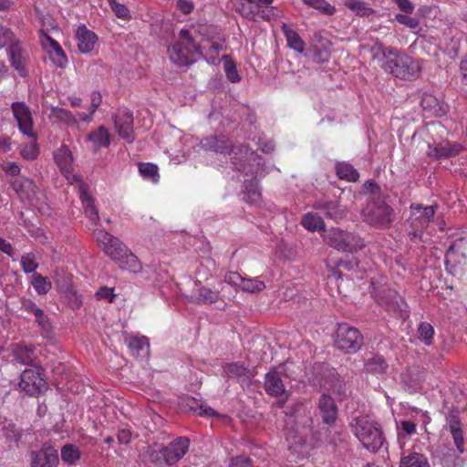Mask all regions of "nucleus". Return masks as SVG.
Returning <instances> with one entry per match:
<instances>
[{
  "mask_svg": "<svg viewBox=\"0 0 467 467\" xmlns=\"http://www.w3.org/2000/svg\"><path fill=\"white\" fill-rule=\"evenodd\" d=\"M171 61L178 67H187L197 61L202 52L192 38L191 32L182 29L179 39L168 49Z\"/></svg>",
  "mask_w": 467,
  "mask_h": 467,
  "instance_id": "nucleus-1",
  "label": "nucleus"
},
{
  "mask_svg": "<svg viewBox=\"0 0 467 467\" xmlns=\"http://www.w3.org/2000/svg\"><path fill=\"white\" fill-rule=\"evenodd\" d=\"M351 428L355 436L358 439L364 448L377 452L384 443V437L379 425L370 420L368 417L354 419Z\"/></svg>",
  "mask_w": 467,
  "mask_h": 467,
  "instance_id": "nucleus-2",
  "label": "nucleus"
},
{
  "mask_svg": "<svg viewBox=\"0 0 467 467\" xmlns=\"http://www.w3.org/2000/svg\"><path fill=\"white\" fill-rule=\"evenodd\" d=\"M365 221L379 228H388L395 220L394 210L386 201L385 196L373 197L368 204L365 213Z\"/></svg>",
  "mask_w": 467,
  "mask_h": 467,
  "instance_id": "nucleus-3",
  "label": "nucleus"
},
{
  "mask_svg": "<svg viewBox=\"0 0 467 467\" xmlns=\"http://www.w3.org/2000/svg\"><path fill=\"white\" fill-rule=\"evenodd\" d=\"M6 47V55L10 66L17 72L19 77L26 78L29 75V65L31 63V53L27 45L15 36Z\"/></svg>",
  "mask_w": 467,
  "mask_h": 467,
  "instance_id": "nucleus-4",
  "label": "nucleus"
},
{
  "mask_svg": "<svg viewBox=\"0 0 467 467\" xmlns=\"http://www.w3.org/2000/svg\"><path fill=\"white\" fill-rule=\"evenodd\" d=\"M325 240L329 246L343 253L353 254L365 247V242L359 235L340 228H331Z\"/></svg>",
  "mask_w": 467,
  "mask_h": 467,
  "instance_id": "nucleus-5",
  "label": "nucleus"
},
{
  "mask_svg": "<svg viewBox=\"0 0 467 467\" xmlns=\"http://www.w3.org/2000/svg\"><path fill=\"white\" fill-rule=\"evenodd\" d=\"M382 66L383 69L392 76L401 79H411L418 76L420 65L409 56L398 53L392 55Z\"/></svg>",
  "mask_w": 467,
  "mask_h": 467,
  "instance_id": "nucleus-6",
  "label": "nucleus"
},
{
  "mask_svg": "<svg viewBox=\"0 0 467 467\" xmlns=\"http://www.w3.org/2000/svg\"><path fill=\"white\" fill-rule=\"evenodd\" d=\"M363 340V336L358 328L347 323L337 325L334 342L338 349L346 353H356L361 348Z\"/></svg>",
  "mask_w": 467,
  "mask_h": 467,
  "instance_id": "nucleus-7",
  "label": "nucleus"
},
{
  "mask_svg": "<svg viewBox=\"0 0 467 467\" xmlns=\"http://www.w3.org/2000/svg\"><path fill=\"white\" fill-rule=\"evenodd\" d=\"M47 389L46 379L43 378L39 368H26L20 375L18 389L28 396L36 397Z\"/></svg>",
  "mask_w": 467,
  "mask_h": 467,
  "instance_id": "nucleus-8",
  "label": "nucleus"
},
{
  "mask_svg": "<svg viewBox=\"0 0 467 467\" xmlns=\"http://www.w3.org/2000/svg\"><path fill=\"white\" fill-rule=\"evenodd\" d=\"M58 462L57 451L48 442L30 452V467H57Z\"/></svg>",
  "mask_w": 467,
  "mask_h": 467,
  "instance_id": "nucleus-9",
  "label": "nucleus"
},
{
  "mask_svg": "<svg viewBox=\"0 0 467 467\" xmlns=\"http://www.w3.org/2000/svg\"><path fill=\"white\" fill-rule=\"evenodd\" d=\"M236 11L244 17L258 21L269 20L273 15V7L271 5H260L247 1H239L237 3Z\"/></svg>",
  "mask_w": 467,
  "mask_h": 467,
  "instance_id": "nucleus-10",
  "label": "nucleus"
},
{
  "mask_svg": "<svg viewBox=\"0 0 467 467\" xmlns=\"http://www.w3.org/2000/svg\"><path fill=\"white\" fill-rule=\"evenodd\" d=\"M114 124L117 133L123 140L128 143L134 141L133 115L130 110H119L114 117Z\"/></svg>",
  "mask_w": 467,
  "mask_h": 467,
  "instance_id": "nucleus-11",
  "label": "nucleus"
},
{
  "mask_svg": "<svg viewBox=\"0 0 467 467\" xmlns=\"http://www.w3.org/2000/svg\"><path fill=\"white\" fill-rule=\"evenodd\" d=\"M264 387L265 392L271 397H285V399L290 397V392L286 389L280 373L275 368L265 374Z\"/></svg>",
  "mask_w": 467,
  "mask_h": 467,
  "instance_id": "nucleus-12",
  "label": "nucleus"
},
{
  "mask_svg": "<svg viewBox=\"0 0 467 467\" xmlns=\"http://www.w3.org/2000/svg\"><path fill=\"white\" fill-rule=\"evenodd\" d=\"M11 109L14 117L18 123L20 131L29 137L36 139L35 134L32 132L33 120L28 106H26L24 102H14L11 105Z\"/></svg>",
  "mask_w": 467,
  "mask_h": 467,
  "instance_id": "nucleus-13",
  "label": "nucleus"
},
{
  "mask_svg": "<svg viewBox=\"0 0 467 467\" xmlns=\"http://www.w3.org/2000/svg\"><path fill=\"white\" fill-rule=\"evenodd\" d=\"M190 441L188 438L180 437L161 448L167 457L168 463L173 465L178 462L188 451Z\"/></svg>",
  "mask_w": 467,
  "mask_h": 467,
  "instance_id": "nucleus-14",
  "label": "nucleus"
},
{
  "mask_svg": "<svg viewBox=\"0 0 467 467\" xmlns=\"http://www.w3.org/2000/svg\"><path fill=\"white\" fill-rule=\"evenodd\" d=\"M420 106L427 117H442L448 110V106L441 102L435 96L425 93L420 100Z\"/></svg>",
  "mask_w": 467,
  "mask_h": 467,
  "instance_id": "nucleus-15",
  "label": "nucleus"
},
{
  "mask_svg": "<svg viewBox=\"0 0 467 467\" xmlns=\"http://www.w3.org/2000/svg\"><path fill=\"white\" fill-rule=\"evenodd\" d=\"M317 407L323 422L331 424L337 417V407L333 398L328 394H322L318 400Z\"/></svg>",
  "mask_w": 467,
  "mask_h": 467,
  "instance_id": "nucleus-16",
  "label": "nucleus"
},
{
  "mask_svg": "<svg viewBox=\"0 0 467 467\" xmlns=\"http://www.w3.org/2000/svg\"><path fill=\"white\" fill-rule=\"evenodd\" d=\"M78 48L82 54H89L98 41L97 35L85 26H78L76 32Z\"/></svg>",
  "mask_w": 467,
  "mask_h": 467,
  "instance_id": "nucleus-17",
  "label": "nucleus"
},
{
  "mask_svg": "<svg viewBox=\"0 0 467 467\" xmlns=\"http://www.w3.org/2000/svg\"><path fill=\"white\" fill-rule=\"evenodd\" d=\"M447 425L450 432L453 438L454 444L459 451L462 453L464 451V437L462 428V422L456 411H451L447 417Z\"/></svg>",
  "mask_w": 467,
  "mask_h": 467,
  "instance_id": "nucleus-18",
  "label": "nucleus"
},
{
  "mask_svg": "<svg viewBox=\"0 0 467 467\" xmlns=\"http://www.w3.org/2000/svg\"><path fill=\"white\" fill-rule=\"evenodd\" d=\"M201 146L203 150L221 154H227L233 150L232 141L224 137L218 138L211 136L201 140Z\"/></svg>",
  "mask_w": 467,
  "mask_h": 467,
  "instance_id": "nucleus-19",
  "label": "nucleus"
},
{
  "mask_svg": "<svg viewBox=\"0 0 467 467\" xmlns=\"http://www.w3.org/2000/svg\"><path fill=\"white\" fill-rule=\"evenodd\" d=\"M317 210L329 220L338 223L346 216V211L336 201L319 202L315 205Z\"/></svg>",
  "mask_w": 467,
  "mask_h": 467,
  "instance_id": "nucleus-20",
  "label": "nucleus"
},
{
  "mask_svg": "<svg viewBox=\"0 0 467 467\" xmlns=\"http://www.w3.org/2000/svg\"><path fill=\"white\" fill-rule=\"evenodd\" d=\"M13 190L20 194L21 198L32 199L37 192L36 183L27 178H16L11 182Z\"/></svg>",
  "mask_w": 467,
  "mask_h": 467,
  "instance_id": "nucleus-21",
  "label": "nucleus"
},
{
  "mask_svg": "<svg viewBox=\"0 0 467 467\" xmlns=\"http://www.w3.org/2000/svg\"><path fill=\"white\" fill-rule=\"evenodd\" d=\"M13 356L18 363L26 366H36L34 349L22 344H16L13 348Z\"/></svg>",
  "mask_w": 467,
  "mask_h": 467,
  "instance_id": "nucleus-22",
  "label": "nucleus"
},
{
  "mask_svg": "<svg viewBox=\"0 0 467 467\" xmlns=\"http://www.w3.org/2000/svg\"><path fill=\"white\" fill-rule=\"evenodd\" d=\"M411 214L419 221L420 225H427L433 218L437 205L423 206L421 204H411Z\"/></svg>",
  "mask_w": 467,
  "mask_h": 467,
  "instance_id": "nucleus-23",
  "label": "nucleus"
},
{
  "mask_svg": "<svg viewBox=\"0 0 467 467\" xmlns=\"http://www.w3.org/2000/svg\"><path fill=\"white\" fill-rule=\"evenodd\" d=\"M182 403L190 411H192L199 416L213 417L218 415V412L213 408L204 405L202 402L192 397H186L183 399Z\"/></svg>",
  "mask_w": 467,
  "mask_h": 467,
  "instance_id": "nucleus-24",
  "label": "nucleus"
},
{
  "mask_svg": "<svg viewBox=\"0 0 467 467\" xmlns=\"http://www.w3.org/2000/svg\"><path fill=\"white\" fill-rule=\"evenodd\" d=\"M129 250L130 249L117 237L111 239V241L103 247L105 254L117 263L127 254Z\"/></svg>",
  "mask_w": 467,
  "mask_h": 467,
  "instance_id": "nucleus-25",
  "label": "nucleus"
},
{
  "mask_svg": "<svg viewBox=\"0 0 467 467\" xmlns=\"http://www.w3.org/2000/svg\"><path fill=\"white\" fill-rule=\"evenodd\" d=\"M125 342L133 355L146 356L149 354L150 344L146 337H127Z\"/></svg>",
  "mask_w": 467,
  "mask_h": 467,
  "instance_id": "nucleus-26",
  "label": "nucleus"
},
{
  "mask_svg": "<svg viewBox=\"0 0 467 467\" xmlns=\"http://www.w3.org/2000/svg\"><path fill=\"white\" fill-rule=\"evenodd\" d=\"M56 163L63 172H68L73 161L72 152L69 148L63 144L55 152Z\"/></svg>",
  "mask_w": 467,
  "mask_h": 467,
  "instance_id": "nucleus-27",
  "label": "nucleus"
},
{
  "mask_svg": "<svg viewBox=\"0 0 467 467\" xmlns=\"http://www.w3.org/2000/svg\"><path fill=\"white\" fill-rule=\"evenodd\" d=\"M462 147L458 143H450L446 142L445 144H438L436 145L431 151L430 155L435 157L436 159L449 158L451 156L457 155Z\"/></svg>",
  "mask_w": 467,
  "mask_h": 467,
  "instance_id": "nucleus-28",
  "label": "nucleus"
},
{
  "mask_svg": "<svg viewBox=\"0 0 467 467\" xmlns=\"http://www.w3.org/2000/svg\"><path fill=\"white\" fill-rule=\"evenodd\" d=\"M262 198L258 182L255 178L247 180L244 183V200L249 203L255 204Z\"/></svg>",
  "mask_w": 467,
  "mask_h": 467,
  "instance_id": "nucleus-29",
  "label": "nucleus"
},
{
  "mask_svg": "<svg viewBox=\"0 0 467 467\" xmlns=\"http://www.w3.org/2000/svg\"><path fill=\"white\" fill-rule=\"evenodd\" d=\"M343 5L356 16L368 17L374 13L368 4L363 0H342Z\"/></svg>",
  "mask_w": 467,
  "mask_h": 467,
  "instance_id": "nucleus-30",
  "label": "nucleus"
},
{
  "mask_svg": "<svg viewBox=\"0 0 467 467\" xmlns=\"http://www.w3.org/2000/svg\"><path fill=\"white\" fill-rule=\"evenodd\" d=\"M327 388L336 396L343 399L347 396V387L344 379L337 372H332L327 381Z\"/></svg>",
  "mask_w": 467,
  "mask_h": 467,
  "instance_id": "nucleus-31",
  "label": "nucleus"
},
{
  "mask_svg": "<svg viewBox=\"0 0 467 467\" xmlns=\"http://www.w3.org/2000/svg\"><path fill=\"white\" fill-rule=\"evenodd\" d=\"M191 301L196 304H213L219 299L217 292L207 287H201L191 296Z\"/></svg>",
  "mask_w": 467,
  "mask_h": 467,
  "instance_id": "nucleus-32",
  "label": "nucleus"
},
{
  "mask_svg": "<svg viewBox=\"0 0 467 467\" xmlns=\"http://www.w3.org/2000/svg\"><path fill=\"white\" fill-rule=\"evenodd\" d=\"M400 467H430L427 458L419 452H410L401 457Z\"/></svg>",
  "mask_w": 467,
  "mask_h": 467,
  "instance_id": "nucleus-33",
  "label": "nucleus"
},
{
  "mask_svg": "<svg viewBox=\"0 0 467 467\" xmlns=\"http://www.w3.org/2000/svg\"><path fill=\"white\" fill-rule=\"evenodd\" d=\"M223 371L228 378L240 379L242 378L250 379L252 374L250 370L239 362L227 364Z\"/></svg>",
  "mask_w": 467,
  "mask_h": 467,
  "instance_id": "nucleus-34",
  "label": "nucleus"
},
{
  "mask_svg": "<svg viewBox=\"0 0 467 467\" xmlns=\"http://www.w3.org/2000/svg\"><path fill=\"white\" fill-rule=\"evenodd\" d=\"M81 457V452L75 444L67 443L61 448V459L69 466L76 465Z\"/></svg>",
  "mask_w": 467,
  "mask_h": 467,
  "instance_id": "nucleus-35",
  "label": "nucleus"
},
{
  "mask_svg": "<svg viewBox=\"0 0 467 467\" xmlns=\"http://www.w3.org/2000/svg\"><path fill=\"white\" fill-rule=\"evenodd\" d=\"M80 198L86 216L91 223H97L99 220V211L94 205L93 199L84 191L81 192Z\"/></svg>",
  "mask_w": 467,
  "mask_h": 467,
  "instance_id": "nucleus-36",
  "label": "nucleus"
},
{
  "mask_svg": "<svg viewBox=\"0 0 467 467\" xmlns=\"http://www.w3.org/2000/svg\"><path fill=\"white\" fill-rule=\"evenodd\" d=\"M88 139L98 147H108L110 144V135L104 126L90 132Z\"/></svg>",
  "mask_w": 467,
  "mask_h": 467,
  "instance_id": "nucleus-37",
  "label": "nucleus"
},
{
  "mask_svg": "<svg viewBox=\"0 0 467 467\" xmlns=\"http://www.w3.org/2000/svg\"><path fill=\"white\" fill-rule=\"evenodd\" d=\"M365 368L368 372L373 374H382L386 372L388 364L383 357L374 355L373 357L368 358L365 363Z\"/></svg>",
  "mask_w": 467,
  "mask_h": 467,
  "instance_id": "nucleus-38",
  "label": "nucleus"
},
{
  "mask_svg": "<svg viewBox=\"0 0 467 467\" xmlns=\"http://www.w3.org/2000/svg\"><path fill=\"white\" fill-rule=\"evenodd\" d=\"M337 175L339 179L357 182L359 178L358 171L349 163L339 162L336 165Z\"/></svg>",
  "mask_w": 467,
  "mask_h": 467,
  "instance_id": "nucleus-39",
  "label": "nucleus"
},
{
  "mask_svg": "<svg viewBox=\"0 0 467 467\" xmlns=\"http://www.w3.org/2000/svg\"><path fill=\"white\" fill-rule=\"evenodd\" d=\"M301 223L306 229L311 232L325 230L326 227L323 218L312 213L305 214Z\"/></svg>",
  "mask_w": 467,
  "mask_h": 467,
  "instance_id": "nucleus-40",
  "label": "nucleus"
},
{
  "mask_svg": "<svg viewBox=\"0 0 467 467\" xmlns=\"http://www.w3.org/2000/svg\"><path fill=\"white\" fill-rule=\"evenodd\" d=\"M118 264L121 269L128 270L132 273H139L142 268L141 264L137 256L130 250L128 251L127 254L118 262Z\"/></svg>",
  "mask_w": 467,
  "mask_h": 467,
  "instance_id": "nucleus-41",
  "label": "nucleus"
},
{
  "mask_svg": "<svg viewBox=\"0 0 467 467\" xmlns=\"http://www.w3.org/2000/svg\"><path fill=\"white\" fill-rule=\"evenodd\" d=\"M31 285L38 295H46L52 288L51 281L38 273H34L32 275Z\"/></svg>",
  "mask_w": 467,
  "mask_h": 467,
  "instance_id": "nucleus-42",
  "label": "nucleus"
},
{
  "mask_svg": "<svg viewBox=\"0 0 467 467\" xmlns=\"http://www.w3.org/2000/svg\"><path fill=\"white\" fill-rule=\"evenodd\" d=\"M370 52L373 59L383 60L389 57L394 55L397 49L394 47H386L382 43L376 42L371 47Z\"/></svg>",
  "mask_w": 467,
  "mask_h": 467,
  "instance_id": "nucleus-43",
  "label": "nucleus"
},
{
  "mask_svg": "<svg viewBox=\"0 0 467 467\" xmlns=\"http://www.w3.org/2000/svg\"><path fill=\"white\" fill-rule=\"evenodd\" d=\"M303 3L325 16H332L336 12L335 6L326 0H303Z\"/></svg>",
  "mask_w": 467,
  "mask_h": 467,
  "instance_id": "nucleus-44",
  "label": "nucleus"
},
{
  "mask_svg": "<svg viewBox=\"0 0 467 467\" xmlns=\"http://www.w3.org/2000/svg\"><path fill=\"white\" fill-rule=\"evenodd\" d=\"M51 116L56 118L58 121L67 125L77 124V117L70 111L58 107H51Z\"/></svg>",
  "mask_w": 467,
  "mask_h": 467,
  "instance_id": "nucleus-45",
  "label": "nucleus"
},
{
  "mask_svg": "<svg viewBox=\"0 0 467 467\" xmlns=\"http://www.w3.org/2000/svg\"><path fill=\"white\" fill-rule=\"evenodd\" d=\"M285 35L287 45L290 48L297 51L298 53H302L305 50V43L296 31L292 29H285Z\"/></svg>",
  "mask_w": 467,
  "mask_h": 467,
  "instance_id": "nucleus-46",
  "label": "nucleus"
},
{
  "mask_svg": "<svg viewBox=\"0 0 467 467\" xmlns=\"http://www.w3.org/2000/svg\"><path fill=\"white\" fill-rule=\"evenodd\" d=\"M418 337L424 342L425 345L430 346L432 344L434 336V328L428 322H421L418 327Z\"/></svg>",
  "mask_w": 467,
  "mask_h": 467,
  "instance_id": "nucleus-47",
  "label": "nucleus"
},
{
  "mask_svg": "<svg viewBox=\"0 0 467 467\" xmlns=\"http://www.w3.org/2000/svg\"><path fill=\"white\" fill-rule=\"evenodd\" d=\"M2 433L9 442H17L22 437L21 430L12 422L3 425Z\"/></svg>",
  "mask_w": 467,
  "mask_h": 467,
  "instance_id": "nucleus-48",
  "label": "nucleus"
},
{
  "mask_svg": "<svg viewBox=\"0 0 467 467\" xmlns=\"http://www.w3.org/2000/svg\"><path fill=\"white\" fill-rule=\"evenodd\" d=\"M223 60L227 78L233 83H238L241 80V77L236 70L234 62L228 56H223Z\"/></svg>",
  "mask_w": 467,
  "mask_h": 467,
  "instance_id": "nucleus-49",
  "label": "nucleus"
},
{
  "mask_svg": "<svg viewBox=\"0 0 467 467\" xmlns=\"http://www.w3.org/2000/svg\"><path fill=\"white\" fill-rule=\"evenodd\" d=\"M150 467H169L171 464L168 463L167 457L161 449L153 451L149 455Z\"/></svg>",
  "mask_w": 467,
  "mask_h": 467,
  "instance_id": "nucleus-50",
  "label": "nucleus"
},
{
  "mask_svg": "<svg viewBox=\"0 0 467 467\" xmlns=\"http://www.w3.org/2000/svg\"><path fill=\"white\" fill-rule=\"evenodd\" d=\"M21 267L26 274H34L38 267L33 253L25 254L21 257Z\"/></svg>",
  "mask_w": 467,
  "mask_h": 467,
  "instance_id": "nucleus-51",
  "label": "nucleus"
},
{
  "mask_svg": "<svg viewBox=\"0 0 467 467\" xmlns=\"http://www.w3.org/2000/svg\"><path fill=\"white\" fill-rule=\"evenodd\" d=\"M265 287V283L257 278L243 279L241 289L244 292L256 293L262 291Z\"/></svg>",
  "mask_w": 467,
  "mask_h": 467,
  "instance_id": "nucleus-52",
  "label": "nucleus"
},
{
  "mask_svg": "<svg viewBox=\"0 0 467 467\" xmlns=\"http://www.w3.org/2000/svg\"><path fill=\"white\" fill-rule=\"evenodd\" d=\"M139 171L144 179H150L153 182H157L158 178V167L152 163H140Z\"/></svg>",
  "mask_w": 467,
  "mask_h": 467,
  "instance_id": "nucleus-53",
  "label": "nucleus"
},
{
  "mask_svg": "<svg viewBox=\"0 0 467 467\" xmlns=\"http://www.w3.org/2000/svg\"><path fill=\"white\" fill-rule=\"evenodd\" d=\"M389 301L386 302V306L391 311L403 310L405 303L401 296L395 291H389Z\"/></svg>",
  "mask_w": 467,
  "mask_h": 467,
  "instance_id": "nucleus-54",
  "label": "nucleus"
},
{
  "mask_svg": "<svg viewBox=\"0 0 467 467\" xmlns=\"http://www.w3.org/2000/svg\"><path fill=\"white\" fill-rule=\"evenodd\" d=\"M410 14L406 13L397 14L394 19L398 23L404 25L410 29L418 28L420 26L419 20L416 17L410 16Z\"/></svg>",
  "mask_w": 467,
  "mask_h": 467,
  "instance_id": "nucleus-55",
  "label": "nucleus"
},
{
  "mask_svg": "<svg viewBox=\"0 0 467 467\" xmlns=\"http://www.w3.org/2000/svg\"><path fill=\"white\" fill-rule=\"evenodd\" d=\"M51 48L54 52L53 61L57 67H65L67 64V58L60 45L58 43H54V46Z\"/></svg>",
  "mask_w": 467,
  "mask_h": 467,
  "instance_id": "nucleus-56",
  "label": "nucleus"
},
{
  "mask_svg": "<svg viewBox=\"0 0 467 467\" xmlns=\"http://www.w3.org/2000/svg\"><path fill=\"white\" fill-rule=\"evenodd\" d=\"M16 34L7 27L0 24V50L8 45Z\"/></svg>",
  "mask_w": 467,
  "mask_h": 467,
  "instance_id": "nucleus-57",
  "label": "nucleus"
},
{
  "mask_svg": "<svg viewBox=\"0 0 467 467\" xmlns=\"http://www.w3.org/2000/svg\"><path fill=\"white\" fill-rule=\"evenodd\" d=\"M111 10L115 14V16L119 18H121L124 20H130L131 18L130 10L123 4L117 3L116 5H114L111 7Z\"/></svg>",
  "mask_w": 467,
  "mask_h": 467,
  "instance_id": "nucleus-58",
  "label": "nucleus"
},
{
  "mask_svg": "<svg viewBox=\"0 0 467 467\" xmlns=\"http://www.w3.org/2000/svg\"><path fill=\"white\" fill-rule=\"evenodd\" d=\"M21 155L24 159L32 161L38 155L37 148L35 144L26 145L21 150Z\"/></svg>",
  "mask_w": 467,
  "mask_h": 467,
  "instance_id": "nucleus-59",
  "label": "nucleus"
},
{
  "mask_svg": "<svg viewBox=\"0 0 467 467\" xmlns=\"http://www.w3.org/2000/svg\"><path fill=\"white\" fill-rule=\"evenodd\" d=\"M243 279H244V277H242L236 272L227 273L224 276V282H226L227 284L234 285L235 287H239V288H241Z\"/></svg>",
  "mask_w": 467,
  "mask_h": 467,
  "instance_id": "nucleus-60",
  "label": "nucleus"
},
{
  "mask_svg": "<svg viewBox=\"0 0 467 467\" xmlns=\"http://www.w3.org/2000/svg\"><path fill=\"white\" fill-rule=\"evenodd\" d=\"M223 49V46L216 42H211L209 43V48L208 51L211 54V57L206 58L207 61H209L212 64H214L216 61V56L218 55L219 51Z\"/></svg>",
  "mask_w": 467,
  "mask_h": 467,
  "instance_id": "nucleus-61",
  "label": "nucleus"
},
{
  "mask_svg": "<svg viewBox=\"0 0 467 467\" xmlns=\"http://www.w3.org/2000/svg\"><path fill=\"white\" fill-rule=\"evenodd\" d=\"M394 2L399 9L406 14H412L414 11V5L410 0H391Z\"/></svg>",
  "mask_w": 467,
  "mask_h": 467,
  "instance_id": "nucleus-62",
  "label": "nucleus"
},
{
  "mask_svg": "<svg viewBox=\"0 0 467 467\" xmlns=\"http://www.w3.org/2000/svg\"><path fill=\"white\" fill-rule=\"evenodd\" d=\"M251 460L245 456L233 458L229 467H250Z\"/></svg>",
  "mask_w": 467,
  "mask_h": 467,
  "instance_id": "nucleus-63",
  "label": "nucleus"
},
{
  "mask_svg": "<svg viewBox=\"0 0 467 467\" xmlns=\"http://www.w3.org/2000/svg\"><path fill=\"white\" fill-rule=\"evenodd\" d=\"M95 236H96V239L97 241L101 244L103 245V247L106 246V244H108V243H109V241H111V239H114L115 236L109 234L108 232L106 231H102V230H99L95 233Z\"/></svg>",
  "mask_w": 467,
  "mask_h": 467,
  "instance_id": "nucleus-64",
  "label": "nucleus"
}]
</instances>
